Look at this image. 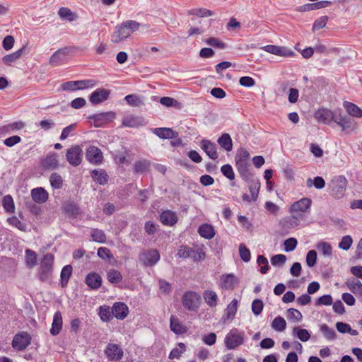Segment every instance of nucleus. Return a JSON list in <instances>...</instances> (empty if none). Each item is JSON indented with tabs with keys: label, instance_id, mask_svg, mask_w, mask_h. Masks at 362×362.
<instances>
[{
	"label": "nucleus",
	"instance_id": "obj_1",
	"mask_svg": "<svg viewBox=\"0 0 362 362\" xmlns=\"http://www.w3.org/2000/svg\"><path fill=\"white\" fill-rule=\"evenodd\" d=\"M141 24H117L111 35V42L118 44L126 40L132 33L139 30Z\"/></svg>",
	"mask_w": 362,
	"mask_h": 362
},
{
	"label": "nucleus",
	"instance_id": "obj_2",
	"mask_svg": "<svg viewBox=\"0 0 362 362\" xmlns=\"http://www.w3.org/2000/svg\"><path fill=\"white\" fill-rule=\"evenodd\" d=\"M347 180L344 175L334 176L329 183L330 193L332 197L336 199L342 198L344 196L346 187Z\"/></svg>",
	"mask_w": 362,
	"mask_h": 362
},
{
	"label": "nucleus",
	"instance_id": "obj_3",
	"mask_svg": "<svg viewBox=\"0 0 362 362\" xmlns=\"http://www.w3.org/2000/svg\"><path fill=\"white\" fill-rule=\"evenodd\" d=\"M54 259V255L51 253H47L44 255L38 272V278L41 281H47L51 279Z\"/></svg>",
	"mask_w": 362,
	"mask_h": 362
},
{
	"label": "nucleus",
	"instance_id": "obj_4",
	"mask_svg": "<svg viewBox=\"0 0 362 362\" xmlns=\"http://www.w3.org/2000/svg\"><path fill=\"white\" fill-rule=\"evenodd\" d=\"M202 298L195 291H186L182 297V303L185 309L189 311H197L201 304Z\"/></svg>",
	"mask_w": 362,
	"mask_h": 362
},
{
	"label": "nucleus",
	"instance_id": "obj_5",
	"mask_svg": "<svg viewBox=\"0 0 362 362\" xmlns=\"http://www.w3.org/2000/svg\"><path fill=\"white\" fill-rule=\"evenodd\" d=\"M245 334L238 329H232L226 336L224 344L228 349H235L244 343Z\"/></svg>",
	"mask_w": 362,
	"mask_h": 362
},
{
	"label": "nucleus",
	"instance_id": "obj_6",
	"mask_svg": "<svg viewBox=\"0 0 362 362\" xmlns=\"http://www.w3.org/2000/svg\"><path fill=\"white\" fill-rule=\"evenodd\" d=\"M80 49L74 47H64L57 50L50 57L49 64L52 66H59L66 62L68 56L74 51Z\"/></svg>",
	"mask_w": 362,
	"mask_h": 362
},
{
	"label": "nucleus",
	"instance_id": "obj_7",
	"mask_svg": "<svg viewBox=\"0 0 362 362\" xmlns=\"http://www.w3.org/2000/svg\"><path fill=\"white\" fill-rule=\"evenodd\" d=\"M160 259L158 250H144L139 255V260L145 267H153L156 264Z\"/></svg>",
	"mask_w": 362,
	"mask_h": 362
},
{
	"label": "nucleus",
	"instance_id": "obj_8",
	"mask_svg": "<svg viewBox=\"0 0 362 362\" xmlns=\"http://www.w3.org/2000/svg\"><path fill=\"white\" fill-rule=\"evenodd\" d=\"M95 85L96 81L93 79L71 81L64 83L62 85V88L64 90L74 91L76 90H83L88 88H92L94 87Z\"/></svg>",
	"mask_w": 362,
	"mask_h": 362
},
{
	"label": "nucleus",
	"instance_id": "obj_9",
	"mask_svg": "<svg viewBox=\"0 0 362 362\" xmlns=\"http://www.w3.org/2000/svg\"><path fill=\"white\" fill-rule=\"evenodd\" d=\"M116 117V113L113 111L104 112L88 116V119L93 122L95 127H101L111 122Z\"/></svg>",
	"mask_w": 362,
	"mask_h": 362
},
{
	"label": "nucleus",
	"instance_id": "obj_10",
	"mask_svg": "<svg viewBox=\"0 0 362 362\" xmlns=\"http://www.w3.org/2000/svg\"><path fill=\"white\" fill-rule=\"evenodd\" d=\"M83 158V150L78 145H75L66 150V159L74 167L78 166Z\"/></svg>",
	"mask_w": 362,
	"mask_h": 362
},
{
	"label": "nucleus",
	"instance_id": "obj_11",
	"mask_svg": "<svg viewBox=\"0 0 362 362\" xmlns=\"http://www.w3.org/2000/svg\"><path fill=\"white\" fill-rule=\"evenodd\" d=\"M31 342V337L26 332L17 333L12 340V347L17 351L25 350Z\"/></svg>",
	"mask_w": 362,
	"mask_h": 362
},
{
	"label": "nucleus",
	"instance_id": "obj_12",
	"mask_svg": "<svg viewBox=\"0 0 362 362\" xmlns=\"http://www.w3.org/2000/svg\"><path fill=\"white\" fill-rule=\"evenodd\" d=\"M312 200L310 198L304 197L293 203L289 209L291 213H306L311 207Z\"/></svg>",
	"mask_w": 362,
	"mask_h": 362
},
{
	"label": "nucleus",
	"instance_id": "obj_13",
	"mask_svg": "<svg viewBox=\"0 0 362 362\" xmlns=\"http://www.w3.org/2000/svg\"><path fill=\"white\" fill-rule=\"evenodd\" d=\"M86 158L89 163L95 165H99L103 160L101 150L95 146H90L86 149Z\"/></svg>",
	"mask_w": 362,
	"mask_h": 362
},
{
	"label": "nucleus",
	"instance_id": "obj_14",
	"mask_svg": "<svg viewBox=\"0 0 362 362\" xmlns=\"http://www.w3.org/2000/svg\"><path fill=\"white\" fill-rule=\"evenodd\" d=\"M105 354L110 361H119L122 358L124 352L118 344H108Z\"/></svg>",
	"mask_w": 362,
	"mask_h": 362
},
{
	"label": "nucleus",
	"instance_id": "obj_15",
	"mask_svg": "<svg viewBox=\"0 0 362 362\" xmlns=\"http://www.w3.org/2000/svg\"><path fill=\"white\" fill-rule=\"evenodd\" d=\"M270 54L281 57H290L293 54V52L286 47L269 45L260 48Z\"/></svg>",
	"mask_w": 362,
	"mask_h": 362
},
{
	"label": "nucleus",
	"instance_id": "obj_16",
	"mask_svg": "<svg viewBox=\"0 0 362 362\" xmlns=\"http://www.w3.org/2000/svg\"><path fill=\"white\" fill-rule=\"evenodd\" d=\"M41 167L45 170H53L59 167L58 156L52 153L43 158L40 161Z\"/></svg>",
	"mask_w": 362,
	"mask_h": 362
},
{
	"label": "nucleus",
	"instance_id": "obj_17",
	"mask_svg": "<svg viewBox=\"0 0 362 362\" xmlns=\"http://www.w3.org/2000/svg\"><path fill=\"white\" fill-rule=\"evenodd\" d=\"M110 90L105 88H98L93 92L89 100L93 105H98L107 100L110 96Z\"/></svg>",
	"mask_w": 362,
	"mask_h": 362
},
{
	"label": "nucleus",
	"instance_id": "obj_18",
	"mask_svg": "<svg viewBox=\"0 0 362 362\" xmlns=\"http://www.w3.org/2000/svg\"><path fill=\"white\" fill-rule=\"evenodd\" d=\"M335 112L327 108H320L315 113V118L321 123L329 124L333 121Z\"/></svg>",
	"mask_w": 362,
	"mask_h": 362
},
{
	"label": "nucleus",
	"instance_id": "obj_19",
	"mask_svg": "<svg viewBox=\"0 0 362 362\" xmlns=\"http://www.w3.org/2000/svg\"><path fill=\"white\" fill-rule=\"evenodd\" d=\"M201 148L206 154L212 160H216L218 158L217 148L214 143L208 139H202L201 141Z\"/></svg>",
	"mask_w": 362,
	"mask_h": 362
},
{
	"label": "nucleus",
	"instance_id": "obj_20",
	"mask_svg": "<svg viewBox=\"0 0 362 362\" xmlns=\"http://www.w3.org/2000/svg\"><path fill=\"white\" fill-rule=\"evenodd\" d=\"M113 316L117 320H124L129 313L127 305L122 302H116L112 307Z\"/></svg>",
	"mask_w": 362,
	"mask_h": 362
},
{
	"label": "nucleus",
	"instance_id": "obj_21",
	"mask_svg": "<svg viewBox=\"0 0 362 362\" xmlns=\"http://www.w3.org/2000/svg\"><path fill=\"white\" fill-rule=\"evenodd\" d=\"M346 286L362 302V282L357 279L347 280Z\"/></svg>",
	"mask_w": 362,
	"mask_h": 362
},
{
	"label": "nucleus",
	"instance_id": "obj_22",
	"mask_svg": "<svg viewBox=\"0 0 362 362\" xmlns=\"http://www.w3.org/2000/svg\"><path fill=\"white\" fill-rule=\"evenodd\" d=\"M160 220L163 225L173 226L177 222L178 218L175 212L165 210L160 214Z\"/></svg>",
	"mask_w": 362,
	"mask_h": 362
},
{
	"label": "nucleus",
	"instance_id": "obj_23",
	"mask_svg": "<svg viewBox=\"0 0 362 362\" xmlns=\"http://www.w3.org/2000/svg\"><path fill=\"white\" fill-rule=\"evenodd\" d=\"M31 197L36 203L43 204L47 201L49 194L43 187H36L31 190Z\"/></svg>",
	"mask_w": 362,
	"mask_h": 362
},
{
	"label": "nucleus",
	"instance_id": "obj_24",
	"mask_svg": "<svg viewBox=\"0 0 362 362\" xmlns=\"http://www.w3.org/2000/svg\"><path fill=\"white\" fill-rule=\"evenodd\" d=\"M332 2L329 1H319L313 3L305 4L299 6L298 11L301 12L318 10L322 8L329 6Z\"/></svg>",
	"mask_w": 362,
	"mask_h": 362
},
{
	"label": "nucleus",
	"instance_id": "obj_25",
	"mask_svg": "<svg viewBox=\"0 0 362 362\" xmlns=\"http://www.w3.org/2000/svg\"><path fill=\"white\" fill-rule=\"evenodd\" d=\"M144 124V119L142 117L128 115L123 118L122 126L127 127H138Z\"/></svg>",
	"mask_w": 362,
	"mask_h": 362
},
{
	"label": "nucleus",
	"instance_id": "obj_26",
	"mask_svg": "<svg viewBox=\"0 0 362 362\" xmlns=\"http://www.w3.org/2000/svg\"><path fill=\"white\" fill-rule=\"evenodd\" d=\"M63 320L60 311H57L54 314L52 327L50 329V334L52 336H56L59 334L62 329Z\"/></svg>",
	"mask_w": 362,
	"mask_h": 362
},
{
	"label": "nucleus",
	"instance_id": "obj_27",
	"mask_svg": "<svg viewBox=\"0 0 362 362\" xmlns=\"http://www.w3.org/2000/svg\"><path fill=\"white\" fill-rule=\"evenodd\" d=\"M85 282L88 287L95 290L101 286L102 278L98 274L92 272L86 276Z\"/></svg>",
	"mask_w": 362,
	"mask_h": 362
},
{
	"label": "nucleus",
	"instance_id": "obj_28",
	"mask_svg": "<svg viewBox=\"0 0 362 362\" xmlns=\"http://www.w3.org/2000/svg\"><path fill=\"white\" fill-rule=\"evenodd\" d=\"M153 133L160 139H173L177 136V133L170 128L158 127L153 129Z\"/></svg>",
	"mask_w": 362,
	"mask_h": 362
},
{
	"label": "nucleus",
	"instance_id": "obj_29",
	"mask_svg": "<svg viewBox=\"0 0 362 362\" xmlns=\"http://www.w3.org/2000/svg\"><path fill=\"white\" fill-rule=\"evenodd\" d=\"M170 330L176 334H182L187 332L186 327L174 315H171L170 317Z\"/></svg>",
	"mask_w": 362,
	"mask_h": 362
},
{
	"label": "nucleus",
	"instance_id": "obj_30",
	"mask_svg": "<svg viewBox=\"0 0 362 362\" xmlns=\"http://www.w3.org/2000/svg\"><path fill=\"white\" fill-rule=\"evenodd\" d=\"M198 233L201 237L207 240H211L215 235V230L211 225L204 223L199 227Z\"/></svg>",
	"mask_w": 362,
	"mask_h": 362
},
{
	"label": "nucleus",
	"instance_id": "obj_31",
	"mask_svg": "<svg viewBox=\"0 0 362 362\" xmlns=\"http://www.w3.org/2000/svg\"><path fill=\"white\" fill-rule=\"evenodd\" d=\"M343 106L349 115L357 118L362 117V110L354 103L344 101Z\"/></svg>",
	"mask_w": 362,
	"mask_h": 362
},
{
	"label": "nucleus",
	"instance_id": "obj_32",
	"mask_svg": "<svg viewBox=\"0 0 362 362\" xmlns=\"http://www.w3.org/2000/svg\"><path fill=\"white\" fill-rule=\"evenodd\" d=\"M217 143L226 151H231L233 149V141L229 134L223 133L218 139Z\"/></svg>",
	"mask_w": 362,
	"mask_h": 362
},
{
	"label": "nucleus",
	"instance_id": "obj_33",
	"mask_svg": "<svg viewBox=\"0 0 362 362\" xmlns=\"http://www.w3.org/2000/svg\"><path fill=\"white\" fill-rule=\"evenodd\" d=\"M90 174L93 180L100 185H104L108 181V175L104 170H93Z\"/></svg>",
	"mask_w": 362,
	"mask_h": 362
},
{
	"label": "nucleus",
	"instance_id": "obj_34",
	"mask_svg": "<svg viewBox=\"0 0 362 362\" xmlns=\"http://www.w3.org/2000/svg\"><path fill=\"white\" fill-rule=\"evenodd\" d=\"M235 165L238 170V172L240 175L241 177L245 181L250 180L252 175L249 170V163L244 162H235Z\"/></svg>",
	"mask_w": 362,
	"mask_h": 362
},
{
	"label": "nucleus",
	"instance_id": "obj_35",
	"mask_svg": "<svg viewBox=\"0 0 362 362\" xmlns=\"http://www.w3.org/2000/svg\"><path fill=\"white\" fill-rule=\"evenodd\" d=\"M58 14L62 21L72 22L78 20L77 14L72 12L69 8L66 7L60 8L59 9Z\"/></svg>",
	"mask_w": 362,
	"mask_h": 362
},
{
	"label": "nucleus",
	"instance_id": "obj_36",
	"mask_svg": "<svg viewBox=\"0 0 362 362\" xmlns=\"http://www.w3.org/2000/svg\"><path fill=\"white\" fill-rule=\"evenodd\" d=\"M203 297L206 303L210 308H214L217 305L218 298L215 291L206 290L203 293Z\"/></svg>",
	"mask_w": 362,
	"mask_h": 362
},
{
	"label": "nucleus",
	"instance_id": "obj_37",
	"mask_svg": "<svg viewBox=\"0 0 362 362\" xmlns=\"http://www.w3.org/2000/svg\"><path fill=\"white\" fill-rule=\"evenodd\" d=\"M25 49V47H23L21 49H18L17 51H16L11 54L5 55L2 58V62L6 65H11L13 62H16L18 59H19L22 56Z\"/></svg>",
	"mask_w": 362,
	"mask_h": 362
},
{
	"label": "nucleus",
	"instance_id": "obj_38",
	"mask_svg": "<svg viewBox=\"0 0 362 362\" xmlns=\"http://www.w3.org/2000/svg\"><path fill=\"white\" fill-rule=\"evenodd\" d=\"M98 315L103 322H110L113 319L112 308L109 306H100L98 308Z\"/></svg>",
	"mask_w": 362,
	"mask_h": 362
},
{
	"label": "nucleus",
	"instance_id": "obj_39",
	"mask_svg": "<svg viewBox=\"0 0 362 362\" xmlns=\"http://www.w3.org/2000/svg\"><path fill=\"white\" fill-rule=\"evenodd\" d=\"M333 122L341 127L343 130L351 127L350 119L345 115H341L340 113L337 114V111H335Z\"/></svg>",
	"mask_w": 362,
	"mask_h": 362
},
{
	"label": "nucleus",
	"instance_id": "obj_40",
	"mask_svg": "<svg viewBox=\"0 0 362 362\" xmlns=\"http://www.w3.org/2000/svg\"><path fill=\"white\" fill-rule=\"evenodd\" d=\"M151 161L147 159H142L135 162L134 165V173H143L149 170Z\"/></svg>",
	"mask_w": 362,
	"mask_h": 362
},
{
	"label": "nucleus",
	"instance_id": "obj_41",
	"mask_svg": "<svg viewBox=\"0 0 362 362\" xmlns=\"http://www.w3.org/2000/svg\"><path fill=\"white\" fill-rule=\"evenodd\" d=\"M65 213L71 218H76L80 214V208L74 202L66 203L64 206Z\"/></svg>",
	"mask_w": 362,
	"mask_h": 362
},
{
	"label": "nucleus",
	"instance_id": "obj_42",
	"mask_svg": "<svg viewBox=\"0 0 362 362\" xmlns=\"http://www.w3.org/2000/svg\"><path fill=\"white\" fill-rule=\"evenodd\" d=\"M72 267L70 264L64 266L61 271V286L66 287L68 284L69 278L72 274Z\"/></svg>",
	"mask_w": 362,
	"mask_h": 362
},
{
	"label": "nucleus",
	"instance_id": "obj_43",
	"mask_svg": "<svg viewBox=\"0 0 362 362\" xmlns=\"http://www.w3.org/2000/svg\"><path fill=\"white\" fill-rule=\"evenodd\" d=\"M292 334L294 337H297L303 342L308 341L310 338V334L308 330L305 329H301L298 327H293Z\"/></svg>",
	"mask_w": 362,
	"mask_h": 362
},
{
	"label": "nucleus",
	"instance_id": "obj_44",
	"mask_svg": "<svg viewBox=\"0 0 362 362\" xmlns=\"http://www.w3.org/2000/svg\"><path fill=\"white\" fill-rule=\"evenodd\" d=\"M107 279L111 284H118L122 279L121 272L117 269H111L107 272Z\"/></svg>",
	"mask_w": 362,
	"mask_h": 362
},
{
	"label": "nucleus",
	"instance_id": "obj_45",
	"mask_svg": "<svg viewBox=\"0 0 362 362\" xmlns=\"http://www.w3.org/2000/svg\"><path fill=\"white\" fill-rule=\"evenodd\" d=\"M316 248L325 257H331L332 255V247L329 243L320 241L317 244Z\"/></svg>",
	"mask_w": 362,
	"mask_h": 362
},
{
	"label": "nucleus",
	"instance_id": "obj_46",
	"mask_svg": "<svg viewBox=\"0 0 362 362\" xmlns=\"http://www.w3.org/2000/svg\"><path fill=\"white\" fill-rule=\"evenodd\" d=\"M221 287L226 289H231L235 284V277L233 274L223 275L221 277Z\"/></svg>",
	"mask_w": 362,
	"mask_h": 362
},
{
	"label": "nucleus",
	"instance_id": "obj_47",
	"mask_svg": "<svg viewBox=\"0 0 362 362\" xmlns=\"http://www.w3.org/2000/svg\"><path fill=\"white\" fill-rule=\"evenodd\" d=\"M238 302L236 299H233L229 305L227 306L226 309V317L228 320L233 319L235 317L237 310H238Z\"/></svg>",
	"mask_w": 362,
	"mask_h": 362
},
{
	"label": "nucleus",
	"instance_id": "obj_48",
	"mask_svg": "<svg viewBox=\"0 0 362 362\" xmlns=\"http://www.w3.org/2000/svg\"><path fill=\"white\" fill-rule=\"evenodd\" d=\"M49 182L52 188L59 189L63 186L62 177L57 173H53L50 175Z\"/></svg>",
	"mask_w": 362,
	"mask_h": 362
},
{
	"label": "nucleus",
	"instance_id": "obj_49",
	"mask_svg": "<svg viewBox=\"0 0 362 362\" xmlns=\"http://www.w3.org/2000/svg\"><path fill=\"white\" fill-rule=\"evenodd\" d=\"M2 205L4 210L7 213H14L15 205L13 199L11 195L8 194L4 197L2 200Z\"/></svg>",
	"mask_w": 362,
	"mask_h": 362
},
{
	"label": "nucleus",
	"instance_id": "obj_50",
	"mask_svg": "<svg viewBox=\"0 0 362 362\" xmlns=\"http://www.w3.org/2000/svg\"><path fill=\"white\" fill-rule=\"evenodd\" d=\"M272 327L277 332H283L286 327V322L284 317L277 316L272 321Z\"/></svg>",
	"mask_w": 362,
	"mask_h": 362
},
{
	"label": "nucleus",
	"instance_id": "obj_51",
	"mask_svg": "<svg viewBox=\"0 0 362 362\" xmlns=\"http://www.w3.org/2000/svg\"><path fill=\"white\" fill-rule=\"evenodd\" d=\"M90 235L93 241L104 243L106 241V235L103 230L93 228L91 230Z\"/></svg>",
	"mask_w": 362,
	"mask_h": 362
},
{
	"label": "nucleus",
	"instance_id": "obj_52",
	"mask_svg": "<svg viewBox=\"0 0 362 362\" xmlns=\"http://www.w3.org/2000/svg\"><path fill=\"white\" fill-rule=\"evenodd\" d=\"M320 332L323 336L328 340H334L337 337L335 331L330 328L327 325L323 324L320 326Z\"/></svg>",
	"mask_w": 362,
	"mask_h": 362
},
{
	"label": "nucleus",
	"instance_id": "obj_53",
	"mask_svg": "<svg viewBox=\"0 0 362 362\" xmlns=\"http://www.w3.org/2000/svg\"><path fill=\"white\" fill-rule=\"evenodd\" d=\"M125 101L132 107H139L144 104L141 99L136 95L130 94L124 97Z\"/></svg>",
	"mask_w": 362,
	"mask_h": 362
},
{
	"label": "nucleus",
	"instance_id": "obj_54",
	"mask_svg": "<svg viewBox=\"0 0 362 362\" xmlns=\"http://www.w3.org/2000/svg\"><path fill=\"white\" fill-rule=\"evenodd\" d=\"M7 222L9 225L17 228L21 231H25L27 226L26 224L21 222L16 216H12L7 218Z\"/></svg>",
	"mask_w": 362,
	"mask_h": 362
},
{
	"label": "nucleus",
	"instance_id": "obj_55",
	"mask_svg": "<svg viewBox=\"0 0 362 362\" xmlns=\"http://www.w3.org/2000/svg\"><path fill=\"white\" fill-rule=\"evenodd\" d=\"M249 159L250 153L245 148H241L238 151V153L235 158V162L242 161L244 163H249Z\"/></svg>",
	"mask_w": 362,
	"mask_h": 362
},
{
	"label": "nucleus",
	"instance_id": "obj_56",
	"mask_svg": "<svg viewBox=\"0 0 362 362\" xmlns=\"http://www.w3.org/2000/svg\"><path fill=\"white\" fill-rule=\"evenodd\" d=\"M189 15L197 16L198 17L211 16L213 12L206 8H194L188 11Z\"/></svg>",
	"mask_w": 362,
	"mask_h": 362
},
{
	"label": "nucleus",
	"instance_id": "obj_57",
	"mask_svg": "<svg viewBox=\"0 0 362 362\" xmlns=\"http://www.w3.org/2000/svg\"><path fill=\"white\" fill-rule=\"evenodd\" d=\"M25 259L27 265L33 267L37 264V256L35 252L30 249L25 250Z\"/></svg>",
	"mask_w": 362,
	"mask_h": 362
},
{
	"label": "nucleus",
	"instance_id": "obj_58",
	"mask_svg": "<svg viewBox=\"0 0 362 362\" xmlns=\"http://www.w3.org/2000/svg\"><path fill=\"white\" fill-rule=\"evenodd\" d=\"M353 243V239L351 235L343 236L339 243V247L343 250H348Z\"/></svg>",
	"mask_w": 362,
	"mask_h": 362
},
{
	"label": "nucleus",
	"instance_id": "obj_59",
	"mask_svg": "<svg viewBox=\"0 0 362 362\" xmlns=\"http://www.w3.org/2000/svg\"><path fill=\"white\" fill-rule=\"evenodd\" d=\"M97 254L100 258L104 260H110L113 257L110 250L105 247H99Z\"/></svg>",
	"mask_w": 362,
	"mask_h": 362
},
{
	"label": "nucleus",
	"instance_id": "obj_60",
	"mask_svg": "<svg viewBox=\"0 0 362 362\" xmlns=\"http://www.w3.org/2000/svg\"><path fill=\"white\" fill-rule=\"evenodd\" d=\"M221 172L230 180H233L235 178V174L233 168L229 164H225L221 168Z\"/></svg>",
	"mask_w": 362,
	"mask_h": 362
},
{
	"label": "nucleus",
	"instance_id": "obj_61",
	"mask_svg": "<svg viewBox=\"0 0 362 362\" xmlns=\"http://www.w3.org/2000/svg\"><path fill=\"white\" fill-rule=\"evenodd\" d=\"M239 253L241 259L245 262H248L251 258V254L249 249L244 244H240L239 246Z\"/></svg>",
	"mask_w": 362,
	"mask_h": 362
},
{
	"label": "nucleus",
	"instance_id": "obj_62",
	"mask_svg": "<svg viewBox=\"0 0 362 362\" xmlns=\"http://www.w3.org/2000/svg\"><path fill=\"white\" fill-rule=\"evenodd\" d=\"M193 249L187 245H182L178 250L177 255L181 258H188L192 256Z\"/></svg>",
	"mask_w": 362,
	"mask_h": 362
},
{
	"label": "nucleus",
	"instance_id": "obj_63",
	"mask_svg": "<svg viewBox=\"0 0 362 362\" xmlns=\"http://www.w3.org/2000/svg\"><path fill=\"white\" fill-rule=\"evenodd\" d=\"M317 252L314 250L308 252L306 255V264L309 267H313L316 264Z\"/></svg>",
	"mask_w": 362,
	"mask_h": 362
},
{
	"label": "nucleus",
	"instance_id": "obj_64",
	"mask_svg": "<svg viewBox=\"0 0 362 362\" xmlns=\"http://www.w3.org/2000/svg\"><path fill=\"white\" fill-rule=\"evenodd\" d=\"M263 302L259 299H255L252 303V310L255 315H259L263 310Z\"/></svg>",
	"mask_w": 362,
	"mask_h": 362
}]
</instances>
